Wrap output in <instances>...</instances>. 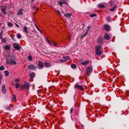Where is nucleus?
Masks as SVG:
<instances>
[{"mask_svg":"<svg viewBox=\"0 0 129 129\" xmlns=\"http://www.w3.org/2000/svg\"><path fill=\"white\" fill-rule=\"evenodd\" d=\"M88 33L86 31V32L84 34V35H83L84 37H85L86 36V35Z\"/></svg>","mask_w":129,"mask_h":129,"instance_id":"38","label":"nucleus"},{"mask_svg":"<svg viewBox=\"0 0 129 129\" xmlns=\"http://www.w3.org/2000/svg\"><path fill=\"white\" fill-rule=\"evenodd\" d=\"M23 30L25 33H28L27 28L26 26H25L23 28Z\"/></svg>","mask_w":129,"mask_h":129,"instance_id":"19","label":"nucleus"},{"mask_svg":"<svg viewBox=\"0 0 129 129\" xmlns=\"http://www.w3.org/2000/svg\"><path fill=\"white\" fill-rule=\"evenodd\" d=\"M82 64H91V61L90 60H86L84 62H83L81 63Z\"/></svg>","mask_w":129,"mask_h":129,"instance_id":"11","label":"nucleus"},{"mask_svg":"<svg viewBox=\"0 0 129 129\" xmlns=\"http://www.w3.org/2000/svg\"><path fill=\"white\" fill-rule=\"evenodd\" d=\"M34 1V0H31V2H32V3Z\"/></svg>","mask_w":129,"mask_h":129,"instance_id":"52","label":"nucleus"},{"mask_svg":"<svg viewBox=\"0 0 129 129\" xmlns=\"http://www.w3.org/2000/svg\"><path fill=\"white\" fill-rule=\"evenodd\" d=\"M34 24L35 25V26H36V27L37 28V29L39 30V31L41 33H42V32L41 30L38 28V26L35 23H34Z\"/></svg>","mask_w":129,"mask_h":129,"instance_id":"25","label":"nucleus"},{"mask_svg":"<svg viewBox=\"0 0 129 129\" xmlns=\"http://www.w3.org/2000/svg\"><path fill=\"white\" fill-rule=\"evenodd\" d=\"M21 36L19 34H17V38L20 39L21 38Z\"/></svg>","mask_w":129,"mask_h":129,"instance_id":"34","label":"nucleus"},{"mask_svg":"<svg viewBox=\"0 0 129 129\" xmlns=\"http://www.w3.org/2000/svg\"><path fill=\"white\" fill-rule=\"evenodd\" d=\"M98 6L99 8H104L106 7L105 5L103 3H101L99 4Z\"/></svg>","mask_w":129,"mask_h":129,"instance_id":"12","label":"nucleus"},{"mask_svg":"<svg viewBox=\"0 0 129 129\" xmlns=\"http://www.w3.org/2000/svg\"><path fill=\"white\" fill-rule=\"evenodd\" d=\"M47 41H48V43H49V44H51V43L50 42L49 40H47Z\"/></svg>","mask_w":129,"mask_h":129,"instance_id":"48","label":"nucleus"},{"mask_svg":"<svg viewBox=\"0 0 129 129\" xmlns=\"http://www.w3.org/2000/svg\"><path fill=\"white\" fill-rule=\"evenodd\" d=\"M5 69V68L4 66H1L0 67V70H3Z\"/></svg>","mask_w":129,"mask_h":129,"instance_id":"29","label":"nucleus"},{"mask_svg":"<svg viewBox=\"0 0 129 129\" xmlns=\"http://www.w3.org/2000/svg\"><path fill=\"white\" fill-rule=\"evenodd\" d=\"M34 21H36V20H35V19H34Z\"/></svg>","mask_w":129,"mask_h":129,"instance_id":"56","label":"nucleus"},{"mask_svg":"<svg viewBox=\"0 0 129 129\" xmlns=\"http://www.w3.org/2000/svg\"><path fill=\"white\" fill-rule=\"evenodd\" d=\"M91 27V26H89L87 27V31L88 32V30Z\"/></svg>","mask_w":129,"mask_h":129,"instance_id":"40","label":"nucleus"},{"mask_svg":"<svg viewBox=\"0 0 129 129\" xmlns=\"http://www.w3.org/2000/svg\"><path fill=\"white\" fill-rule=\"evenodd\" d=\"M57 12L58 14H59V16H60V11H59L58 10L56 12Z\"/></svg>","mask_w":129,"mask_h":129,"instance_id":"45","label":"nucleus"},{"mask_svg":"<svg viewBox=\"0 0 129 129\" xmlns=\"http://www.w3.org/2000/svg\"><path fill=\"white\" fill-rule=\"evenodd\" d=\"M23 11V9H19V11L18 12L17 15H23V13L22 12V11Z\"/></svg>","mask_w":129,"mask_h":129,"instance_id":"15","label":"nucleus"},{"mask_svg":"<svg viewBox=\"0 0 129 129\" xmlns=\"http://www.w3.org/2000/svg\"><path fill=\"white\" fill-rule=\"evenodd\" d=\"M104 28L107 31H109L110 30L109 26L107 24L105 25L104 26Z\"/></svg>","mask_w":129,"mask_h":129,"instance_id":"9","label":"nucleus"},{"mask_svg":"<svg viewBox=\"0 0 129 129\" xmlns=\"http://www.w3.org/2000/svg\"><path fill=\"white\" fill-rule=\"evenodd\" d=\"M35 74L33 73H31L30 74V77L31 78H34L35 76Z\"/></svg>","mask_w":129,"mask_h":129,"instance_id":"21","label":"nucleus"},{"mask_svg":"<svg viewBox=\"0 0 129 129\" xmlns=\"http://www.w3.org/2000/svg\"><path fill=\"white\" fill-rule=\"evenodd\" d=\"M2 8L1 9V11H2V13L4 15L6 14V9L7 7L6 6H2Z\"/></svg>","mask_w":129,"mask_h":129,"instance_id":"7","label":"nucleus"},{"mask_svg":"<svg viewBox=\"0 0 129 129\" xmlns=\"http://www.w3.org/2000/svg\"><path fill=\"white\" fill-rule=\"evenodd\" d=\"M96 15L95 14H90L89 15V16L91 18H93L95 16H96Z\"/></svg>","mask_w":129,"mask_h":129,"instance_id":"23","label":"nucleus"},{"mask_svg":"<svg viewBox=\"0 0 129 129\" xmlns=\"http://www.w3.org/2000/svg\"><path fill=\"white\" fill-rule=\"evenodd\" d=\"M68 39H70V38H68Z\"/></svg>","mask_w":129,"mask_h":129,"instance_id":"57","label":"nucleus"},{"mask_svg":"<svg viewBox=\"0 0 129 129\" xmlns=\"http://www.w3.org/2000/svg\"><path fill=\"white\" fill-rule=\"evenodd\" d=\"M2 79V77L1 75L0 74V79L1 80Z\"/></svg>","mask_w":129,"mask_h":129,"instance_id":"50","label":"nucleus"},{"mask_svg":"<svg viewBox=\"0 0 129 129\" xmlns=\"http://www.w3.org/2000/svg\"><path fill=\"white\" fill-rule=\"evenodd\" d=\"M4 73H5V75L6 76H8L9 74V72L7 71H5L4 72Z\"/></svg>","mask_w":129,"mask_h":129,"instance_id":"24","label":"nucleus"},{"mask_svg":"<svg viewBox=\"0 0 129 129\" xmlns=\"http://www.w3.org/2000/svg\"><path fill=\"white\" fill-rule=\"evenodd\" d=\"M73 110V108H71L70 109V113H71L72 112Z\"/></svg>","mask_w":129,"mask_h":129,"instance_id":"42","label":"nucleus"},{"mask_svg":"<svg viewBox=\"0 0 129 129\" xmlns=\"http://www.w3.org/2000/svg\"><path fill=\"white\" fill-rule=\"evenodd\" d=\"M64 59V60H69L70 59V57L68 56H63L62 57Z\"/></svg>","mask_w":129,"mask_h":129,"instance_id":"18","label":"nucleus"},{"mask_svg":"<svg viewBox=\"0 0 129 129\" xmlns=\"http://www.w3.org/2000/svg\"><path fill=\"white\" fill-rule=\"evenodd\" d=\"M53 45L55 46H57H57L54 43V42H53Z\"/></svg>","mask_w":129,"mask_h":129,"instance_id":"46","label":"nucleus"},{"mask_svg":"<svg viewBox=\"0 0 129 129\" xmlns=\"http://www.w3.org/2000/svg\"><path fill=\"white\" fill-rule=\"evenodd\" d=\"M37 8H35L34 9V10H35V11H36L37 10Z\"/></svg>","mask_w":129,"mask_h":129,"instance_id":"51","label":"nucleus"},{"mask_svg":"<svg viewBox=\"0 0 129 129\" xmlns=\"http://www.w3.org/2000/svg\"><path fill=\"white\" fill-rule=\"evenodd\" d=\"M2 92L4 93H5L6 92V90L5 88V85H3L2 87Z\"/></svg>","mask_w":129,"mask_h":129,"instance_id":"13","label":"nucleus"},{"mask_svg":"<svg viewBox=\"0 0 129 129\" xmlns=\"http://www.w3.org/2000/svg\"><path fill=\"white\" fill-rule=\"evenodd\" d=\"M66 61V60L63 59H60L59 60V61L60 62H65Z\"/></svg>","mask_w":129,"mask_h":129,"instance_id":"35","label":"nucleus"},{"mask_svg":"<svg viewBox=\"0 0 129 129\" xmlns=\"http://www.w3.org/2000/svg\"><path fill=\"white\" fill-rule=\"evenodd\" d=\"M38 64H43V63L41 61H39L38 62Z\"/></svg>","mask_w":129,"mask_h":129,"instance_id":"41","label":"nucleus"},{"mask_svg":"<svg viewBox=\"0 0 129 129\" xmlns=\"http://www.w3.org/2000/svg\"><path fill=\"white\" fill-rule=\"evenodd\" d=\"M72 15V14L67 13L64 14V16L67 18H69Z\"/></svg>","mask_w":129,"mask_h":129,"instance_id":"16","label":"nucleus"},{"mask_svg":"<svg viewBox=\"0 0 129 129\" xmlns=\"http://www.w3.org/2000/svg\"><path fill=\"white\" fill-rule=\"evenodd\" d=\"M75 87L79 89L80 90H83V88L82 86L79 85L77 84H76L75 85Z\"/></svg>","mask_w":129,"mask_h":129,"instance_id":"8","label":"nucleus"},{"mask_svg":"<svg viewBox=\"0 0 129 129\" xmlns=\"http://www.w3.org/2000/svg\"><path fill=\"white\" fill-rule=\"evenodd\" d=\"M92 68L91 67H87L86 70V74L88 76H89L92 72Z\"/></svg>","mask_w":129,"mask_h":129,"instance_id":"2","label":"nucleus"},{"mask_svg":"<svg viewBox=\"0 0 129 129\" xmlns=\"http://www.w3.org/2000/svg\"><path fill=\"white\" fill-rule=\"evenodd\" d=\"M72 64L74 65V64Z\"/></svg>","mask_w":129,"mask_h":129,"instance_id":"58","label":"nucleus"},{"mask_svg":"<svg viewBox=\"0 0 129 129\" xmlns=\"http://www.w3.org/2000/svg\"><path fill=\"white\" fill-rule=\"evenodd\" d=\"M19 79H16L15 80V81L16 82H18L19 81Z\"/></svg>","mask_w":129,"mask_h":129,"instance_id":"39","label":"nucleus"},{"mask_svg":"<svg viewBox=\"0 0 129 129\" xmlns=\"http://www.w3.org/2000/svg\"><path fill=\"white\" fill-rule=\"evenodd\" d=\"M71 67L73 69L76 68V65H71Z\"/></svg>","mask_w":129,"mask_h":129,"instance_id":"32","label":"nucleus"},{"mask_svg":"<svg viewBox=\"0 0 129 129\" xmlns=\"http://www.w3.org/2000/svg\"><path fill=\"white\" fill-rule=\"evenodd\" d=\"M3 31L2 30L1 32L0 33V38H1L2 36Z\"/></svg>","mask_w":129,"mask_h":129,"instance_id":"37","label":"nucleus"},{"mask_svg":"<svg viewBox=\"0 0 129 129\" xmlns=\"http://www.w3.org/2000/svg\"><path fill=\"white\" fill-rule=\"evenodd\" d=\"M28 60L29 61H31L32 60V56L30 55L28 57Z\"/></svg>","mask_w":129,"mask_h":129,"instance_id":"27","label":"nucleus"},{"mask_svg":"<svg viewBox=\"0 0 129 129\" xmlns=\"http://www.w3.org/2000/svg\"><path fill=\"white\" fill-rule=\"evenodd\" d=\"M8 25L10 27H11L13 26V24L12 23H11V22H9L8 23Z\"/></svg>","mask_w":129,"mask_h":129,"instance_id":"30","label":"nucleus"},{"mask_svg":"<svg viewBox=\"0 0 129 129\" xmlns=\"http://www.w3.org/2000/svg\"><path fill=\"white\" fill-rule=\"evenodd\" d=\"M50 66V65H45V67L46 68L49 67Z\"/></svg>","mask_w":129,"mask_h":129,"instance_id":"43","label":"nucleus"},{"mask_svg":"<svg viewBox=\"0 0 129 129\" xmlns=\"http://www.w3.org/2000/svg\"><path fill=\"white\" fill-rule=\"evenodd\" d=\"M13 47L15 49L18 50H19L21 47L18 44L16 43H14L13 45Z\"/></svg>","mask_w":129,"mask_h":129,"instance_id":"6","label":"nucleus"},{"mask_svg":"<svg viewBox=\"0 0 129 129\" xmlns=\"http://www.w3.org/2000/svg\"><path fill=\"white\" fill-rule=\"evenodd\" d=\"M29 83H27L26 82H25L24 84H22L21 86V88L22 89L26 88L27 89L29 87Z\"/></svg>","mask_w":129,"mask_h":129,"instance_id":"3","label":"nucleus"},{"mask_svg":"<svg viewBox=\"0 0 129 129\" xmlns=\"http://www.w3.org/2000/svg\"><path fill=\"white\" fill-rule=\"evenodd\" d=\"M2 41L4 42H5L6 41V39H3L2 40Z\"/></svg>","mask_w":129,"mask_h":129,"instance_id":"47","label":"nucleus"},{"mask_svg":"<svg viewBox=\"0 0 129 129\" xmlns=\"http://www.w3.org/2000/svg\"><path fill=\"white\" fill-rule=\"evenodd\" d=\"M102 42V40L101 39H99L98 40V42L100 43H101Z\"/></svg>","mask_w":129,"mask_h":129,"instance_id":"36","label":"nucleus"},{"mask_svg":"<svg viewBox=\"0 0 129 129\" xmlns=\"http://www.w3.org/2000/svg\"><path fill=\"white\" fill-rule=\"evenodd\" d=\"M96 54L98 55H100L103 51L102 47L100 45L96 46L95 47Z\"/></svg>","mask_w":129,"mask_h":129,"instance_id":"1","label":"nucleus"},{"mask_svg":"<svg viewBox=\"0 0 129 129\" xmlns=\"http://www.w3.org/2000/svg\"><path fill=\"white\" fill-rule=\"evenodd\" d=\"M5 48L6 49L9 50L10 48V46H6L5 47Z\"/></svg>","mask_w":129,"mask_h":129,"instance_id":"28","label":"nucleus"},{"mask_svg":"<svg viewBox=\"0 0 129 129\" xmlns=\"http://www.w3.org/2000/svg\"><path fill=\"white\" fill-rule=\"evenodd\" d=\"M27 67L30 70L34 69L36 68V67L34 65H28Z\"/></svg>","mask_w":129,"mask_h":129,"instance_id":"10","label":"nucleus"},{"mask_svg":"<svg viewBox=\"0 0 129 129\" xmlns=\"http://www.w3.org/2000/svg\"><path fill=\"white\" fill-rule=\"evenodd\" d=\"M1 23H0V25H1Z\"/></svg>","mask_w":129,"mask_h":129,"instance_id":"59","label":"nucleus"},{"mask_svg":"<svg viewBox=\"0 0 129 129\" xmlns=\"http://www.w3.org/2000/svg\"><path fill=\"white\" fill-rule=\"evenodd\" d=\"M6 109L7 110H9L10 109V108L9 106H7L6 107Z\"/></svg>","mask_w":129,"mask_h":129,"instance_id":"44","label":"nucleus"},{"mask_svg":"<svg viewBox=\"0 0 129 129\" xmlns=\"http://www.w3.org/2000/svg\"><path fill=\"white\" fill-rule=\"evenodd\" d=\"M12 100L14 102H16V98L15 96H13L12 98Z\"/></svg>","mask_w":129,"mask_h":129,"instance_id":"26","label":"nucleus"},{"mask_svg":"<svg viewBox=\"0 0 129 129\" xmlns=\"http://www.w3.org/2000/svg\"><path fill=\"white\" fill-rule=\"evenodd\" d=\"M16 26L17 27H19V25H18L17 24L16 25Z\"/></svg>","mask_w":129,"mask_h":129,"instance_id":"53","label":"nucleus"},{"mask_svg":"<svg viewBox=\"0 0 129 129\" xmlns=\"http://www.w3.org/2000/svg\"><path fill=\"white\" fill-rule=\"evenodd\" d=\"M57 3L61 7L62 6V4L64 3L67 4V1L66 0H60Z\"/></svg>","mask_w":129,"mask_h":129,"instance_id":"5","label":"nucleus"},{"mask_svg":"<svg viewBox=\"0 0 129 129\" xmlns=\"http://www.w3.org/2000/svg\"><path fill=\"white\" fill-rule=\"evenodd\" d=\"M1 79H0V84L1 83Z\"/></svg>","mask_w":129,"mask_h":129,"instance_id":"55","label":"nucleus"},{"mask_svg":"<svg viewBox=\"0 0 129 129\" xmlns=\"http://www.w3.org/2000/svg\"><path fill=\"white\" fill-rule=\"evenodd\" d=\"M10 36H11V37L12 39L14 41V36H11V35H10Z\"/></svg>","mask_w":129,"mask_h":129,"instance_id":"49","label":"nucleus"},{"mask_svg":"<svg viewBox=\"0 0 129 129\" xmlns=\"http://www.w3.org/2000/svg\"><path fill=\"white\" fill-rule=\"evenodd\" d=\"M37 67L39 69H42L44 67L45 65H37Z\"/></svg>","mask_w":129,"mask_h":129,"instance_id":"17","label":"nucleus"},{"mask_svg":"<svg viewBox=\"0 0 129 129\" xmlns=\"http://www.w3.org/2000/svg\"><path fill=\"white\" fill-rule=\"evenodd\" d=\"M117 6H115L114 7L110 9V10L111 11H113L116 8Z\"/></svg>","mask_w":129,"mask_h":129,"instance_id":"22","label":"nucleus"},{"mask_svg":"<svg viewBox=\"0 0 129 129\" xmlns=\"http://www.w3.org/2000/svg\"><path fill=\"white\" fill-rule=\"evenodd\" d=\"M111 20V18L110 17H108L107 18V21H109Z\"/></svg>","mask_w":129,"mask_h":129,"instance_id":"31","label":"nucleus"},{"mask_svg":"<svg viewBox=\"0 0 129 129\" xmlns=\"http://www.w3.org/2000/svg\"><path fill=\"white\" fill-rule=\"evenodd\" d=\"M15 86L16 88L18 89L20 86V84L18 83H16L15 84Z\"/></svg>","mask_w":129,"mask_h":129,"instance_id":"20","label":"nucleus"},{"mask_svg":"<svg viewBox=\"0 0 129 129\" xmlns=\"http://www.w3.org/2000/svg\"><path fill=\"white\" fill-rule=\"evenodd\" d=\"M109 4L111 6H112V5L114 4V3L112 1H110L109 2Z\"/></svg>","mask_w":129,"mask_h":129,"instance_id":"33","label":"nucleus"},{"mask_svg":"<svg viewBox=\"0 0 129 129\" xmlns=\"http://www.w3.org/2000/svg\"><path fill=\"white\" fill-rule=\"evenodd\" d=\"M104 37L107 40H109L110 39V36L108 34H105Z\"/></svg>","mask_w":129,"mask_h":129,"instance_id":"14","label":"nucleus"},{"mask_svg":"<svg viewBox=\"0 0 129 129\" xmlns=\"http://www.w3.org/2000/svg\"><path fill=\"white\" fill-rule=\"evenodd\" d=\"M48 63H45V64H46V65H47V64H47Z\"/></svg>","mask_w":129,"mask_h":129,"instance_id":"54","label":"nucleus"},{"mask_svg":"<svg viewBox=\"0 0 129 129\" xmlns=\"http://www.w3.org/2000/svg\"><path fill=\"white\" fill-rule=\"evenodd\" d=\"M6 64H17L16 62L15 61L11 59H8L7 60Z\"/></svg>","mask_w":129,"mask_h":129,"instance_id":"4","label":"nucleus"}]
</instances>
